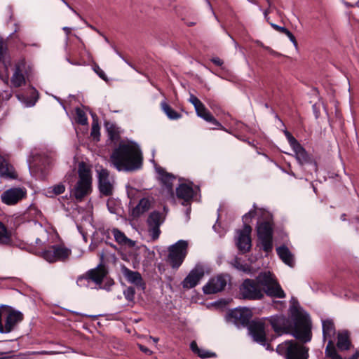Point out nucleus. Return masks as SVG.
I'll return each instance as SVG.
<instances>
[{"instance_id":"f257e3e1","label":"nucleus","mask_w":359,"mask_h":359,"mask_svg":"<svg viewBox=\"0 0 359 359\" xmlns=\"http://www.w3.org/2000/svg\"><path fill=\"white\" fill-rule=\"evenodd\" d=\"M290 307V320L283 315H275L268 318L273 330L278 335L290 332L292 335L302 343H307L311 340V322L306 313L301 309L299 303L294 298Z\"/></svg>"},{"instance_id":"f03ea898","label":"nucleus","mask_w":359,"mask_h":359,"mask_svg":"<svg viewBox=\"0 0 359 359\" xmlns=\"http://www.w3.org/2000/svg\"><path fill=\"white\" fill-rule=\"evenodd\" d=\"M260 212L255 227V247H287L288 234L283 228L275 229L273 215L265 209Z\"/></svg>"},{"instance_id":"7ed1b4c3","label":"nucleus","mask_w":359,"mask_h":359,"mask_svg":"<svg viewBox=\"0 0 359 359\" xmlns=\"http://www.w3.org/2000/svg\"><path fill=\"white\" fill-rule=\"evenodd\" d=\"M111 161L118 171L133 172L142 168L143 156L139 145L130 141L119 143L111 155Z\"/></svg>"},{"instance_id":"20e7f679","label":"nucleus","mask_w":359,"mask_h":359,"mask_svg":"<svg viewBox=\"0 0 359 359\" xmlns=\"http://www.w3.org/2000/svg\"><path fill=\"white\" fill-rule=\"evenodd\" d=\"M276 352L285 359H308L309 348L295 341H285L278 345Z\"/></svg>"},{"instance_id":"39448f33","label":"nucleus","mask_w":359,"mask_h":359,"mask_svg":"<svg viewBox=\"0 0 359 359\" xmlns=\"http://www.w3.org/2000/svg\"><path fill=\"white\" fill-rule=\"evenodd\" d=\"M257 280L264 287L263 292L267 296L275 298H284L285 297V292L271 272L259 273L257 276Z\"/></svg>"},{"instance_id":"423d86ee","label":"nucleus","mask_w":359,"mask_h":359,"mask_svg":"<svg viewBox=\"0 0 359 359\" xmlns=\"http://www.w3.org/2000/svg\"><path fill=\"white\" fill-rule=\"evenodd\" d=\"M27 252L41 257L48 262L64 261L70 255L69 248H27Z\"/></svg>"},{"instance_id":"0eeeda50","label":"nucleus","mask_w":359,"mask_h":359,"mask_svg":"<svg viewBox=\"0 0 359 359\" xmlns=\"http://www.w3.org/2000/svg\"><path fill=\"white\" fill-rule=\"evenodd\" d=\"M262 285L256 280L245 279L240 286V295L244 299L258 300L264 297Z\"/></svg>"},{"instance_id":"6e6552de","label":"nucleus","mask_w":359,"mask_h":359,"mask_svg":"<svg viewBox=\"0 0 359 359\" xmlns=\"http://www.w3.org/2000/svg\"><path fill=\"white\" fill-rule=\"evenodd\" d=\"M110 258L115 259V255H111ZM105 259L109 261V257L105 258L104 253L102 252L100 254V264L95 268L90 269L86 272L90 280L98 285L102 283L104 277L107 274V270L104 265Z\"/></svg>"},{"instance_id":"1a4fd4ad","label":"nucleus","mask_w":359,"mask_h":359,"mask_svg":"<svg viewBox=\"0 0 359 359\" xmlns=\"http://www.w3.org/2000/svg\"><path fill=\"white\" fill-rule=\"evenodd\" d=\"M252 227L248 224H243L241 228L234 231L233 242L236 247H252Z\"/></svg>"},{"instance_id":"9d476101","label":"nucleus","mask_w":359,"mask_h":359,"mask_svg":"<svg viewBox=\"0 0 359 359\" xmlns=\"http://www.w3.org/2000/svg\"><path fill=\"white\" fill-rule=\"evenodd\" d=\"M249 333L253 340L266 349L269 348V344L266 343L265 323L262 320H252L248 325Z\"/></svg>"},{"instance_id":"9b49d317","label":"nucleus","mask_w":359,"mask_h":359,"mask_svg":"<svg viewBox=\"0 0 359 359\" xmlns=\"http://www.w3.org/2000/svg\"><path fill=\"white\" fill-rule=\"evenodd\" d=\"M252 316V311L249 309L236 308L228 313V320L237 325L246 326L250 323Z\"/></svg>"},{"instance_id":"f8f14e48","label":"nucleus","mask_w":359,"mask_h":359,"mask_svg":"<svg viewBox=\"0 0 359 359\" xmlns=\"http://www.w3.org/2000/svg\"><path fill=\"white\" fill-rule=\"evenodd\" d=\"M27 195L26 190L20 187H13L5 191L1 196V201L8 205H13L18 203Z\"/></svg>"},{"instance_id":"ddd939ff","label":"nucleus","mask_w":359,"mask_h":359,"mask_svg":"<svg viewBox=\"0 0 359 359\" xmlns=\"http://www.w3.org/2000/svg\"><path fill=\"white\" fill-rule=\"evenodd\" d=\"M204 274L203 266L196 265L182 282L183 288L189 290L196 287L204 276Z\"/></svg>"},{"instance_id":"4468645a","label":"nucleus","mask_w":359,"mask_h":359,"mask_svg":"<svg viewBox=\"0 0 359 359\" xmlns=\"http://www.w3.org/2000/svg\"><path fill=\"white\" fill-rule=\"evenodd\" d=\"M92 192V184L77 181L74 187L70 189V197L74 198L77 203L82 202L85 197Z\"/></svg>"},{"instance_id":"2eb2a0df","label":"nucleus","mask_w":359,"mask_h":359,"mask_svg":"<svg viewBox=\"0 0 359 359\" xmlns=\"http://www.w3.org/2000/svg\"><path fill=\"white\" fill-rule=\"evenodd\" d=\"M194 183L189 181V183H182L176 188V196L179 199L183 200L182 205L187 206L190 205L194 197L195 191L193 189Z\"/></svg>"},{"instance_id":"dca6fc26","label":"nucleus","mask_w":359,"mask_h":359,"mask_svg":"<svg viewBox=\"0 0 359 359\" xmlns=\"http://www.w3.org/2000/svg\"><path fill=\"white\" fill-rule=\"evenodd\" d=\"M4 313H6V316L3 330L4 333H9L19 323L22 321L24 316L20 311L13 310L11 307L8 310H4Z\"/></svg>"},{"instance_id":"f3484780","label":"nucleus","mask_w":359,"mask_h":359,"mask_svg":"<svg viewBox=\"0 0 359 359\" xmlns=\"http://www.w3.org/2000/svg\"><path fill=\"white\" fill-rule=\"evenodd\" d=\"M98 172V189L100 193L104 196H110L113 194V185L109 182V172L106 168H101Z\"/></svg>"},{"instance_id":"a211bd4d","label":"nucleus","mask_w":359,"mask_h":359,"mask_svg":"<svg viewBox=\"0 0 359 359\" xmlns=\"http://www.w3.org/2000/svg\"><path fill=\"white\" fill-rule=\"evenodd\" d=\"M226 285V279L223 275H218L209 280L203 286V291L206 294L217 293L223 290Z\"/></svg>"},{"instance_id":"6ab92c4d","label":"nucleus","mask_w":359,"mask_h":359,"mask_svg":"<svg viewBox=\"0 0 359 359\" xmlns=\"http://www.w3.org/2000/svg\"><path fill=\"white\" fill-rule=\"evenodd\" d=\"M187 248H169L168 261L173 269H178L186 255Z\"/></svg>"},{"instance_id":"aec40b11","label":"nucleus","mask_w":359,"mask_h":359,"mask_svg":"<svg viewBox=\"0 0 359 359\" xmlns=\"http://www.w3.org/2000/svg\"><path fill=\"white\" fill-rule=\"evenodd\" d=\"M156 172L161 176V181L165 187L168 194L171 196H174V189L172 181L175 179V176L170 172H168L163 168L156 165Z\"/></svg>"},{"instance_id":"412c9836","label":"nucleus","mask_w":359,"mask_h":359,"mask_svg":"<svg viewBox=\"0 0 359 359\" xmlns=\"http://www.w3.org/2000/svg\"><path fill=\"white\" fill-rule=\"evenodd\" d=\"M293 151L295 153L296 158L299 164H312L314 166L315 171H317L318 165L316 161L313 159L301 144L293 149Z\"/></svg>"},{"instance_id":"4be33fe9","label":"nucleus","mask_w":359,"mask_h":359,"mask_svg":"<svg viewBox=\"0 0 359 359\" xmlns=\"http://www.w3.org/2000/svg\"><path fill=\"white\" fill-rule=\"evenodd\" d=\"M123 273L128 282L134 284L143 290L145 289V283L144 282L141 274L138 271H132L125 267L123 269Z\"/></svg>"},{"instance_id":"5701e85b","label":"nucleus","mask_w":359,"mask_h":359,"mask_svg":"<svg viewBox=\"0 0 359 359\" xmlns=\"http://www.w3.org/2000/svg\"><path fill=\"white\" fill-rule=\"evenodd\" d=\"M150 201L147 198H142L140 200L138 204L132 208L130 215L133 219L140 217L150 208Z\"/></svg>"},{"instance_id":"b1692460","label":"nucleus","mask_w":359,"mask_h":359,"mask_svg":"<svg viewBox=\"0 0 359 359\" xmlns=\"http://www.w3.org/2000/svg\"><path fill=\"white\" fill-rule=\"evenodd\" d=\"M277 255L283 263L290 267H294L295 265L294 255L290 251V248H276Z\"/></svg>"},{"instance_id":"393cba45","label":"nucleus","mask_w":359,"mask_h":359,"mask_svg":"<svg viewBox=\"0 0 359 359\" xmlns=\"http://www.w3.org/2000/svg\"><path fill=\"white\" fill-rule=\"evenodd\" d=\"M79 180L92 184V175L90 166L84 161L79 163L78 167Z\"/></svg>"},{"instance_id":"a878e982","label":"nucleus","mask_w":359,"mask_h":359,"mask_svg":"<svg viewBox=\"0 0 359 359\" xmlns=\"http://www.w3.org/2000/svg\"><path fill=\"white\" fill-rule=\"evenodd\" d=\"M323 340H333L336 333L334 322L331 319H326L322 321Z\"/></svg>"},{"instance_id":"bb28decb","label":"nucleus","mask_w":359,"mask_h":359,"mask_svg":"<svg viewBox=\"0 0 359 359\" xmlns=\"http://www.w3.org/2000/svg\"><path fill=\"white\" fill-rule=\"evenodd\" d=\"M0 176L10 179H16L18 176L13 167L9 165L1 155H0Z\"/></svg>"},{"instance_id":"cd10ccee","label":"nucleus","mask_w":359,"mask_h":359,"mask_svg":"<svg viewBox=\"0 0 359 359\" xmlns=\"http://www.w3.org/2000/svg\"><path fill=\"white\" fill-rule=\"evenodd\" d=\"M116 242L121 247H134L135 245V241L128 238L123 232L118 229L112 230Z\"/></svg>"},{"instance_id":"c85d7f7f","label":"nucleus","mask_w":359,"mask_h":359,"mask_svg":"<svg viewBox=\"0 0 359 359\" xmlns=\"http://www.w3.org/2000/svg\"><path fill=\"white\" fill-rule=\"evenodd\" d=\"M337 346L341 351H346L350 348L351 341L348 331H342L338 333Z\"/></svg>"},{"instance_id":"c756f323","label":"nucleus","mask_w":359,"mask_h":359,"mask_svg":"<svg viewBox=\"0 0 359 359\" xmlns=\"http://www.w3.org/2000/svg\"><path fill=\"white\" fill-rule=\"evenodd\" d=\"M190 348L194 353L197 354L198 356H199L201 358H208L216 356V354L215 353L198 348L195 341L191 342Z\"/></svg>"},{"instance_id":"7c9ffc66","label":"nucleus","mask_w":359,"mask_h":359,"mask_svg":"<svg viewBox=\"0 0 359 359\" xmlns=\"http://www.w3.org/2000/svg\"><path fill=\"white\" fill-rule=\"evenodd\" d=\"M104 125L107 131L108 136L111 140L117 141L120 140L121 136L119 131L114 124L111 123L109 121H105Z\"/></svg>"},{"instance_id":"2f4dec72","label":"nucleus","mask_w":359,"mask_h":359,"mask_svg":"<svg viewBox=\"0 0 359 359\" xmlns=\"http://www.w3.org/2000/svg\"><path fill=\"white\" fill-rule=\"evenodd\" d=\"M25 79L24 75L22 74L20 67L18 65H15V72L11 77V83L15 87H20L23 83H25Z\"/></svg>"},{"instance_id":"473e14b6","label":"nucleus","mask_w":359,"mask_h":359,"mask_svg":"<svg viewBox=\"0 0 359 359\" xmlns=\"http://www.w3.org/2000/svg\"><path fill=\"white\" fill-rule=\"evenodd\" d=\"M325 356L330 359H344L338 353L334 346L333 340H329L325 351Z\"/></svg>"},{"instance_id":"72a5a7b5","label":"nucleus","mask_w":359,"mask_h":359,"mask_svg":"<svg viewBox=\"0 0 359 359\" xmlns=\"http://www.w3.org/2000/svg\"><path fill=\"white\" fill-rule=\"evenodd\" d=\"M325 356L330 359H344L338 353L334 346L333 340H329L325 351Z\"/></svg>"},{"instance_id":"f704fd0d","label":"nucleus","mask_w":359,"mask_h":359,"mask_svg":"<svg viewBox=\"0 0 359 359\" xmlns=\"http://www.w3.org/2000/svg\"><path fill=\"white\" fill-rule=\"evenodd\" d=\"M162 110L166 116L171 120H176L182 117V114L174 110L166 102L161 103Z\"/></svg>"},{"instance_id":"c9c22d12","label":"nucleus","mask_w":359,"mask_h":359,"mask_svg":"<svg viewBox=\"0 0 359 359\" xmlns=\"http://www.w3.org/2000/svg\"><path fill=\"white\" fill-rule=\"evenodd\" d=\"M11 239V233L8 231L5 224L0 221V243L7 245Z\"/></svg>"},{"instance_id":"e433bc0d","label":"nucleus","mask_w":359,"mask_h":359,"mask_svg":"<svg viewBox=\"0 0 359 359\" xmlns=\"http://www.w3.org/2000/svg\"><path fill=\"white\" fill-rule=\"evenodd\" d=\"M148 226L158 225L163 223V219L161 218V214L160 212L154 210L151 212L147 218Z\"/></svg>"},{"instance_id":"4c0bfd02","label":"nucleus","mask_w":359,"mask_h":359,"mask_svg":"<svg viewBox=\"0 0 359 359\" xmlns=\"http://www.w3.org/2000/svg\"><path fill=\"white\" fill-rule=\"evenodd\" d=\"M65 191V186L63 183L60 182L48 189L47 193L49 197H54L55 196L60 195Z\"/></svg>"},{"instance_id":"58836bf2","label":"nucleus","mask_w":359,"mask_h":359,"mask_svg":"<svg viewBox=\"0 0 359 359\" xmlns=\"http://www.w3.org/2000/svg\"><path fill=\"white\" fill-rule=\"evenodd\" d=\"M76 118L75 121L79 125L85 126L88 125V117L85 113V111L79 107H76Z\"/></svg>"},{"instance_id":"ea45409f","label":"nucleus","mask_w":359,"mask_h":359,"mask_svg":"<svg viewBox=\"0 0 359 359\" xmlns=\"http://www.w3.org/2000/svg\"><path fill=\"white\" fill-rule=\"evenodd\" d=\"M196 114L198 116L202 118L205 121L208 118V117L212 114L210 111L205 107L203 103L202 102L197 107L195 108Z\"/></svg>"},{"instance_id":"a19ab883","label":"nucleus","mask_w":359,"mask_h":359,"mask_svg":"<svg viewBox=\"0 0 359 359\" xmlns=\"http://www.w3.org/2000/svg\"><path fill=\"white\" fill-rule=\"evenodd\" d=\"M207 122H209L212 124L211 129L212 130H222L226 132H228V130L222 125L221 123H219L212 114H211L208 118L206 120Z\"/></svg>"},{"instance_id":"79ce46f5","label":"nucleus","mask_w":359,"mask_h":359,"mask_svg":"<svg viewBox=\"0 0 359 359\" xmlns=\"http://www.w3.org/2000/svg\"><path fill=\"white\" fill-rule=\"evenodd\" d=\"M39 93L38 91L34 88H32V94L30 95L29 97H28L27 98V100H26V104L27 106L28 107H32L34 106L37 100L39 99Z\"/></svg>"},{"instance_id":"37998d69","label":"nucleus","mask_w":359,"mask_h":359,"mask_svg":"<svg viewBox=\"0 0 359 359\" xmlns=\"http://www.w3.org/2000/svg\"><path fill=\"white\" fill-rule=\"evenodd\" d=\"M257 215V212L255 210H250L247 213L242 216V222L243 224H248L251 225L252 219Z\"/></svg>"},{"instance_id":"c03bdc74","label":"nucleus","mask_w":359,"mask_h":359,"mask_svg":"<svg viewBox=\"0 0 359 359\" xmlns=\"http://www.w3.org/2000/svg\"><path fill=\"white\" fill-rule=\"evenodd\" d=\"M100 127L99 123H92V128L90 135L93 137V140L95 141H100Z\"/></svg>"},{"instance_id":"a18cd8bd","label":"nucleus","mask_w":359,"mask_h":359,"mask_svg":"<svg viewBox=\"0 0 359 359\" xmlns=\"http://www.w3.org/2000/svg\"><path fill=\"white\" fill-rule=\"evenodd\" d=\"M90 279L88 277L87 273L83 275L79 276L76 280V284L79 287H88L89 286Z\"/></svg>"},{"instance_id":"49530a36","label":"nucleus","mask_w":359,"mask_h":359,"mask_svg":"<svg viewBox=\"0 0 359 359\" xmlns=\"http://www.w3.org/2000/svg\"><path fill=\"white\" fill-rule=\"evenodd\" d=\"M284 134L292 149L297 147L299 144H300V143L287 130H284Z\"/></svg>"},{"instance_id":"de8ad7c7","label":"nucleus","mask_w":359,"mask_h":359,"mask_svg":"<svg viewBox=\"0 0 359 359\" xmlns=\"http://www.w3.org/2000/svg\"><path fill=\"white\" fill-rule=\"evenodd\" d=\"M149 226V235L151 236L153 241L156 240L161 233L160 226L154 225V226Z\"/></svg>"},{"instance_id":"09e8293b","label":"nucleus","mask_w":359,"mask_h":359,"mask_svg":"<svg viewBox=\"0 0 359 359\" xmlns=\"http://www.w3.org/2000/svg\"><path fill=\"white\" fill-rule=\"evenodd\" d=\"M135 290L133 287H128L123 291L125 298L128 302H133L135 299Z\"/></svg>"},{"instance_id":"8fccbe9b","label":"nucleus","mask_w":359,"mask_h":359,"mask_svg":"<svg viewBox=\"0 0 359 359\" xmlns=\"http://www.w3.org/2000/svg\"><path fill=\"white\" fill-rule=\"evenodd\" d=\"M93 70L102 80L107 82L109 81L107 75L105 74L104 71L100 69L97 64H95L93 65Z\"/></svg>"},{"instance_id":"3c124183","label":"nucleus","mask_w":359,"mask_h":359,"mask_svg":"<svg viewBox=\"0 0 359 359\" xmlns=\"http://www.w3.org/2000/svg\"><path fill=\"white\" fill-rule=\"evenodd\" d=\"M349 223L353 226L356 232L359 231V215L353 217L349 219Z\"/></svg>"},{"instance_id":"603ef678","label":"nucleus","mask_w":359,"mask_h":359,"mask_svg":"<svg viewBox=\"0 0 359 359\" xmlns=\"http://www.w3.org/2000/svg\"><path fill=\"white\" fill-rule=\"evenodd\" d=\"M11 306L6 305H1L0 306V333H4L3 324H2V315L4 313V310H8Z\"/></svg>"},{"instance_id":"864d4df0","label":"nucleus","mask_w":359,"mask_h":359,"mask_svg":"<svg viewBox=\"0 0 359 359\" xmlns=\"http://www.w3.org/2000/svg\"><path fill=\"white\" fill-rule=\"evenodd\" d=\"M189 241L185 240H180L174 243L170 244L168 247H188Z\"/></svg>"},{"instance_id":"5fc2aeb1","label":"nucleus","mask_w":359,"mask_h":359,"mask_svg":"<svg viewBox=\"0 0 359 359\" xmlns=\"http://www.w3.org/2000/svg\"><path fill=\"white\" fill-rule=\"evenodd\" d=\"M189 101L194 106V108L202 103V102L193 94H191Z\"/></svg>"},{"instance_id":"6e6d98bb","label":"nucleus","mask_w":359,"mask_h":359,"mask_svg":"<svg viewBox=\"0 0 359 359\" xmlns=\"http://www.w3.org/2000/svg\"><path fill=\"white\" fill-rule=\"evenodd\" d=\"M107 206L111 213H116L115 202L113 200L108 199Z\"/></svg>"},{"instance_id":"4d7b16f0","label":"nucleus","mask_w":359,"mask_h":359,"mask_svg":"<svg viewBox=\"0 0 359 359\" xmlns=\"http://www.w3.org/2000/svg\"><path fill=\"white\" fill-rule=\"evenodd\" d=\"M270 25L277 32H279L282 34H285L287 29L285 27L279 26L276 24L269 22Z\"/></svg>"},{"instance_id":"13d9d810","label":"nucleus","mask_w":359,"mask_h":359,"mask_svg":"<svg viewBox=\"0 0 359 359\" xmlns=\"http://www.w3.org/2000/svg\"><path fill=\"white\" fill-rule=\"evenodd\" d=\"M0 62L3 64L5 71L8 72V67L11 65V61L10 59H6L4 55L3 59H0Z\"/></svg>"},{"instance_id":"bf43d9fd","label":"nucleus","mask_w":359,"mask_h":359,"mask_svg":"<svg viewBox=\"0 0 359 359\" xmlns=\"http://www.w3.org/2000/svg\"><path fill=\"white\" fill-rule=\"evenodd\" d=\"M285 34L288 36V38L290 39L291 42L294 44V46L297 47V39H296L295 36H294V34L289 29L287 30V32Z\"/></svg>"},{"instance_id":"052dcab7","label":"nucleus","mask_w":359,"mask_h":359,"mask_svg":"<svg viewBox=\"0 0 359 359\" xmlns=\"http://www.w3.org/2000/svg\"><path fill=\"white\" fill-rule=\"evenodd\" d=\"M210 61L217 67H221L224 64L223 60L218 57L211 58Z\"/></svg>"},{"instance_id":"680f3d73","label":"nucleus","mask_w":359,"mask_h":359,"mask_svg":"<svg viewBox=\"0 0 359 359\" xmlns=\"http://www.w3.org/2000/svg\"><path fill=\"white\" fill-rule=\"evenodd\" d=\"M74 13H75L80 19H83V17L66 1L61 0Z\"/></svg>"},{"instance_id":"e2e57ef3","label":"nucleus","mask_w":359,"mask_h":359,"mask_svg":"<svg viewBox=\"0 0 359 359\" xmlns=\"http://www.w3.org/2000/svg\"><path fill=\"white\" fill-rule=\"evenodd\" d=\"M81 20H83L85 24L87 25V27H90L91 29L95 31L97 33H98L100 36H102L103 35V33L101 32L99 29H97L95 26L89 24L83 18V19H81Z\"/></svg>"},{"instance_id":"0e129e2a","label":"nucleus","mask_w":359,"mask_h":359,"mask_svg":"<svg viewBox=\"0 0 359 359\" xmlns=\"http://www.w3.org/2000/svg\"><path fill=\"white\" fill-rule=\"evenodd\" d=\"M138 346H139V348L140 349V351H142L143 353H144L145 354H147V355L152 354V351L150 349H149L147 347H146L145 346L142 345V344H138Z\"/></svg>"},{"instance_id":"69168bd1","label":"nucleus","mask_w":359,"mask_h":359,"mask_svg":"<svg viewBox=\"0 0 359 359\" xmlns=\"http://www.w3.org/2000/svg\"><path fill=\"white\" fill-rule=\"evenodd\" d=\"M6 48L4 47V42L0 40V59H3Z\"/></svg>"},{"instance_id":"338daca9","label":"nucleus","mask_w":359,"mask_h":359,"mask_svg":"<svg viewBox=\"0 0 359 359\" xmlns=\"http://www.w3.org/2000/svg\"><path fill=\"white\" fill-rule=\"evenodd\" d=\"M62 30L65 32V34L67 36V41L68 39H69L68 36L71 34L72 29L70 27H64L62 28Z\"/></svg>"},{"instance_id":"774afa93","label":"nucleus","mask_w":359,"mask_h":359,"mask_svg":"<svg viewBox=\"0 0 359 359\" xmlns=\"http://www.w3.org/2000/svg\"><path fill=\"white\" fill-rule=\"evenodd\" d=\"M90 115L92 116V118H93V123H99V121H98V117L96 115L95 113L94 112H90Z\"/></svg>"}]
</instances>
